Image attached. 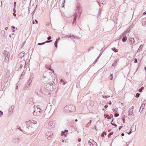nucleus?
<instances>
[{
  "instance_id": "1",
  "label": "nucleus",
  "mask_w": 146,
  "mask_h": 146,
  "mask_svg": "<svg viewBox=\"0 0 146 146\" xmlns=\"http://www.w3.org/2000/svg\"><path fill=\"white\" fill-rule=\"evenodd\" d=\"M44 87L46 90L50 91H53L56 88V86L54 85L52 83L50 82L45 83Z\"/></svg>"
},
{
  "instance_id": "2",
  "label": "nucleus",
  "mask_w": 146,
  "mask_h": 146,
  "mask_svg": "<svg viewBox=\"0 0 146 146\" xmlns=\"http://www.w3.org/2000/svg\"><path fill=\"white\" fill-rule=\"evenodd\" d=\"M64 110L66 112L74 111L76 110V107L73 105H70L65 106Z\"/></svg>"
},
{
  "instance_id": "3",
  "label": "nucleus",
  "mask_w": 146,
  "mask_h": 146,
  "mask_svg": "<svg viewBox=\"0 0 146 146\" xmlns=\"http://www.w3.org/2000/svg\"><path fill=\"white\" fill-rule=\"evenodd\" d=\"M133 110L131 108L128 111V117L129 119H131L133 117L134 115L133 113Z\"/></svg>"
},
{
  "instance_id": "4",
  "label": "nucleus",
  "mask_w": 146,
  "mask_h": 146,
  "mask_svg": "<svg viewBox=\"0 0 146 146\" xmlns=\"http://www.w3.org/2000/svg\"><path fill=\"white\" fill-rule=\"evenodd\" d=\"M31 123H32L34 124H36L37 123L36 121L33 120L32 121H29L27 122V126L26 127L29 129V127L27 125L29 124H31Z\"/></svg>"
},
{
  "instance_id": "5",
  "label": "nucleus",
  "mask_w": 146,
  "mask_h": 146,
  "mask_svg": "<svg viewBox=\"0 0 146 146\" xmlns=\"http://www.w3.org/2000/svg\"><path fill=\"white\" fill-rule=\"evenodd\" d=\"M126 32H124L122 34V36H123L122 40L123 42H125L127 39L126 36L125 35L126 34Z\"/></svg>"
},
{
  "instance_id": "6",
  "label": "nucleus",
  "mask_w": 146,
  "mask_h": 146,
  "mask_svg": "<svg viewBox=\"0 0 146 146\" xmlns=\"http://www.w3.org/2000/svg\"><path fill=\"white\" fill-rule=\"evenodd\" d=\"M31 86V85L27 83V84H26L24 87L23 89L24 90H28Z\"/></svg>"
},
{
  "instance_id": "7",
  "label": "nucleus",
  "mask_w": 146,
  "mask_h": 146,
  "mask_svg": "<svg viewBox=\"0 0 146 146\" xmlns=\"http://www.w3.org/2000/svg\"><path fill=\"white\" fill-rule=\"evenodd\" d=\"M10 57V55H7L6 57H5V59H4V61L5 62H8L9 61V58Z\"/></svg>"
},
{
  "instance_id": "8",
  "label": "nucleus",
  "mask_w": 146,
  "mask_h": 146,
  "mask_svg": "<svg viewBox=\"0 0 146 146\" xmlns=\"http://www.w3.org/2000/svg\"><path fill=\"white\" fill-rule=\"evenodd\" d=\"M48 125L52 128H54L55 126L54 124L53 123V122L52 121H50L48 123Z\"/></svg>"
},
{
  "instance_id": "9",
  "label": "nucleus",
  "mask_w": 146,
  "mask_h": 146,
  "mask_svg": "<svg viewBox=\"0 0 146 146\" xmlns=\"http://www.w3.org/2000/svg\"><path fill=\"white\" fill-rule=\"evenodd\" d=\"M129 40L130 44H132L135 42V40L133 38H131L129 39Z\"/></svg>"
},
{
  "instance_id": "10",
  "label": "nucleus",
  "mask_w": 146,
  "mask_h": 146,
  "mask_svg": "<svg viewBox=\"0 0 146 146\" xmlns=\"http://www.w3.org/2000/svg\"><path fill=\"white\" fill-rule=\"evenodd\" d=\"M25 54V52H21L19 55V56L20 58H22L23 57Z\"/></svg>"
},
{
  "instance_id": "11",
  "label": "nucleus",
  "mask_w": 146,
  "mask_h": 146,
  "mask_svg": "<svg viewBox=\"0 0 146 146\" xmlns=\"http://www.w3.org/2000/svg\"><path fill=\"white\" fill-rule=\"evenodd\" d=\"M76 18H77V16H75L74 17V19L73 20V21L72 25H75V23H76Z\"/></svg>"
},
{
  "instance_id": "12",
  "label": "nucleus",
  "mask_w": 146,
  "mask_h": 146,
  "mask_svg": "<svg viewBox=\"0 0 146 146\" xmlns=\"http://www.w3.org/2000/svg\"><path fill=\"white\" fill-rule=\"evenodd\" d=\"M50 66H48V65H45V67L46 68H47V69H48L49 70L53 71V72H54V71L52 69H51L50 68Z\"/></svg>"
},
{
  "instance_id": "13",
  "label": "nucleus",
  "mask_w": 146,
  "mask_h": 146,
  "mask_svg": "<svg viewBox=\"0 0 146 146\" xmlns=\"http://www.w3.org/2000/svg\"><path fill=\"white\" fill-rule=\"evenodd\" d=\"M104 116L105 118H107L108 119H110L111 118L110 116L108 115L104 114Z\"/></svg>"
},
{
  "instance_id": "14",
  "label": "nucleus",
  "mask_w": 146,
  "mask_h": 146,
  "mask_svg": "<svg viewBox=\"0 0 146 146\" xmlns=\"http://www.w3.org/2000/svg\"><path fill=\"white\" fill-rule=\"evenodd\" d=\"M41 112H40V111L36 112V114H35V116H38L40 115L41 114Z\"/></svg>"
},
{
  "instance_id": "15",
  "label": "nucleus",
  "mask_w": 146,
  "mask_h": 146,
  "mask_svg": "<svg viewBox=\"0 0 146 146\" xmlns=\"http://www.w3.org/2000/svg\"><path fill=\"white\" fill-rule=\"evenodd\" d=\"M3 54L4 56H7V55H9V52L5 50L4 51Z\"/></svg>"
},
{
  "instance_id": "16",
  "label": "nucleus",
  "mask_w": 146,
  "mask_h": 146,
  "mask_svg": "<svg viewBox=\"0 0 146 146\" xmlns=\"http://www.w3.org/2000/svg\"><path fill=\"white\" fill-rule=\"evenodd\" d=\"M21 63L20 64L19 68H22L23 66V64H24L25 63V62L24 61H22L21 62Z\"/></svg>"
},
{
  "instance_id": "17",
  "label": "nucleus",
  "mask_w": 146,
  "mask_h": 146,
  "mask_svg": "<svg viewBox=\"0 0 146 146\" xmlns=\"http://www.w3.org/2000/svg\"><path fill=\"white\" fill-rule=\"evenodd\" d=\"M144 106H145V105H142L141 106V107L140 108V109H139V111L140 112H141L143 110V108H144Z\"/></svg>"
},
{
  "instance_id": "18",
  "label": "nucleus",
  "mask_w": 146,
  "mask_h": 146,
  "mask_svg": "<svg viewBox=\"0 0 146 146\" xmlns=\"http://www.w3.org/2000/svg\"><path fill=\"white\" fill-rule=\"evenodd\" d=\"M92 142H94V141L92 139H90L88 141V143L90 145V146L92 144Z\"/></svg>"
},
{
  "instance_id": "19",
  "label": "nucleus",
  "mask_w": 146,
  "mask_h": 146,
  "mask_svg": "<svg viewBox=\"0 0 146 146\" xmlns=\"http://www.w3.org/2000/svg\"><path fill=\"white\" fill-rule=\"evenodd\" d=\"M111 50L113 51H114L115 52H116L118 51V50L117 49H116L115 47L112 48H111Z\"/></svg>"
},
{
  "instance_id": "20",
  "label": "nucleus",
  "mask_w": 146,
  "mask_h": 146,
  "mask_svg": "<svg viewBox=\"0 0 146 146\" xmlns=\"http://www.w3.org/2000/svg\"><path fill=\"white\" fill-rule=\"evenodd\" d=\"M60 83L61 84L63 85H64L66 84L65 82L62 79L60 80Z\"/></svg>"
},
{
  "instance_id": "21",
  "label": "nucleus",
  "mask_w": 146,
  "mask_h": 146,
  "mask_svg": "<svg viewBox=\"0 0 146 146\" xmlns=\"http://www.w3.org/2000/svg\"><path fill=\"white\" fill-rule=\"evenodd\" d=\"M58 41V40H56L55 42L54 45L55 47L57 48V43Z\"/></svg>"
},
{
  "instance_id": "22",
  "label": "nucleus",
  "mask_w": 146,
  "mask_h": 146,
  "mask_svg": "<svg viewBox=\"0 0 146 146\" xmlns=\"http://www.w3.org/2000/svg\"><path fill=\"white\" fill-rule=\"evenodd\" d=\"M144 88L143 87H142L141 88H140L138 90V91L139 92H142V90H144Z\"/></svg>"
},
{
  "instance_id": "23",
  "label": "nucleus",
  "mask_w": 146,
  "mask_h": 146,
  "mask_svg": "<svg viewBox=\"0 0 146 146\" xmlns=\"http://www.w3.org/2000/svg\"><path fill=\"white\" fill-rule=\"evenodd\" d=\"M33 77H32V76H31L28 81L29 82H32V79H33Z\"/></svg>"
},
{
  "instance_id": "24",
  "label": "nucleus",
  "mask_w": 146,
  "mask_h": 146,
  "mask_svg": "<svg viewBox=\"0 0 146 146\" xmlns=\"http://www.w3.org/2000/svg\"><path fill=\"white\" fill-rule=\"evenodd\" d=\"M100 3H101L102 4H104L105 3V0H99Z\"/></svg>"
},
{
  "instance_id": "25",
  "label": "nucleus",
  "mask_w": 146,
  "mask_h": 146,
  "mask_svg": "<svg viewBox=\"0 0 146 146\" xmlns=\"http://www.w3.org/2000/svg\"><path fill=\"white\" fill-rule=\"evenodd\" d=\"M104 135H106V133L105 131H104L101 134V137H104Z\"/></svg>"
},
{
  "instance_id": "26",
  "label": "nucleus",
  "mask_w": 146,
  "mask_h": 146,
  "mask_svg": "<svg viewBox=\"0 0 146 146\" xmlns=\"http://www.w3.org/2000/svg\"><path fill=\"white\" fill-rule=\"evenodd\" d=\"M113 132H110V133H109L108 135V138H110V136L113 135Z\"/></svg>"
},
{
  "instance_id": "27",
  "label": "nucleus",
  "mask_w": 146,
  "mask_h": 146,
  "mask_svg": "<svg viewBox=\"0 0 146 146\" xmlns=\"http://www.w3.org/2000/svg\"><path fill=\"white\" fill-rule=\"evenodd\" d=\"M64 131H65L64 132H62V135H64L65 137H66V134H65L64 133H65V132H68V130H65Z\"/></svg>"
},
{
  "instance_id": "28",
  "label": "nucleus",
  "mask_w": 146,
  "mask_h": 146,
  "mask_svg": "<svg viewBox=\"0 0 146 146\" xmlns=\"http://www.w3.org/2000/svg\"><path fill=\"white\" fill-rule=\"evenodd\" d=\"M92 120H90V122H88L87 124V127H88L90 125V124L91 123Z\"/></svg>"
},
{
  "instance_id": "29",
  "label": "nucleus",
  "mask_w": 146,
  "mask_h": 146,
  "mask_svg": "<svg viewBox=\"0 0 146 146\" xmlns=\"http://www.w3.org/2000/svg\"><path fill=\"white\" fill-rule=\"evenodd\" d=\"M113 76L112 74H111L110 76V80H112V78H113Z\"/></svg>"
},
{
  "instance_id": "30",
  "label": "nucleus",
  "mask_w": 146,
  "mask_h": 146,
  "mask_svg": "<svg viewBox=\"0 0 146 146\" xmlns=\"http://www.w3.org/2000/svg\"><path fill=\"white\" fill-rule=\"evenodd\" d=\"M52 40H46V41L45 42H44V43L45 44V43H49V42H52Z\"/></svg>"
},
{
  "instance_id": "31",
  "label": "nucleus",
  "mask_w": 146,
  "mask_h": 146,
  "mask_svg": "<svg viewBox=\"0 0 146 146\" xmlns=\"http://www.w3.org/2000/svg\"><path fill=\"white\" fill-rule=\"evenodd\" d=\"M140 95V94L139 93H137L135 95V97L136 98H138L139 97V96Z\"/></svg>"
},
{
  "instance_id": "32",
  "label": "nucleus",
  "mask_w": 146,
  "mask_h": 146,
  "mask_svg": "<svg viewBox=\"0 0 146 146\" xmlns=\"http://www.w3.org/2000/svg\"><path fill=\"white\" fill-rule=\"evenodd\" d=\"M14 107L13 106H11V108L9 109V111H11V110H13L14 109Z\"/></svg>"
},
{
  "instance_id": "33",
  "label": "nucleus",
  "mask_w": 146,
  "mask_h": 146,
  "mask_svg": "<svg viewBox=\"0 0 146 146\" xmlns=\"http://www.w3.org/2000/svg\"><path fill=\"white\" fill-rule=\"evenodd\" d=\"M119 115V114L118 113H115L114 114V116L115 117H118Z\"/></svg>"
},
{
  "instance_id": "34",
  "label": "nucleus",
  "mask_w": 146,
  "mask_h": 146,
  "mask_svg": "<svg viewBox=\"0 0 146 146\" xmlns=\"http://www.w3.org/2000/svg\"><path fill=\"white\" fill-rule=\"evenodd\" d=\"M37 112H38V111H40V112H41V113H42V111L41 110V109H40V108H38L37 109Z\"/></svg>"
},
{
  "instance_id": "35",
  "label": "nucleus",
  "mask_w": 146,
  "mask_h": 146,
  "mask_svg": "<svg viewBox=\"0 0 146 146\" xmlns=\"http://www.w3.org/2000/svg\"><path fill=\"white\" fill-rule=\"evenodd\" d=\"M143 47V46L141 44L140 45L139 48H138L137 51L138 52V50H140V49L141 48Z\"/></svg>"
},
{
  "instance_id": "36",
  "label": "nucleus",
  "mask_w": 146,
  "mask_h": 146,
  "mask_svg": "<svg viewBox=\"0 0 146 146\" xmlns=\"http://www.w3.org/2000/svg\"><path fill=\"white\" fill-rule=\"evenodd\" d=\"M44 44V42H43L41 43H38V45H41Z\"/></svg>"
},
{
  "instance_id": "37",
  "label": "nucleus",
  "mask_w": 146,
  "mask_h": 146,
  "mask_svg": "<svg viewBox=\"0 0 146 146\" xmlns=\"http://www.w3.org/2000/svg\"><path fill=\"white\" fill-rule=\"evenodd\" d=\"M122 121L123 123L125 122V118H124V115L122 117Z\"/></svg>"
},
{
  "instance_id": "38",
  "label": "nucleus",
  "mask_w": 146,
  "mask_h": 146,
  "mask_svg": "<svg viewBox=\"0 0 146 146\" xmlns=\"http://www.w3.org/2000/svg\"><path fill=\"white\" fill-rule=\"evenodd\" d=\"M51 137V135H49V136H48V137H47V138L49 140V139H50Z\"/></svg>"
},
{
  "instance_id": "39",
  "label": "nucleus",
  "mask_w": 146,
  "mask_h": 146,
  "mask_svg": "<svg viewBox=\"0 0 146 146\" xmlns=\"http://www.w3.org/2000/svg\"><path fill=\"white\" fill-rule=\"evenodd\" d=\"M111 124L112 125H113L114 126H115V127H117V125L116 124H115L113 123H111Z\"/></svg>"
},
{
  "instance_id": "40",
  "label": "nucleus",
  "mask_w": 146,
  "mask_h": 146,
  "mask_svg": "<svg viewBox=\"0 0 146 146\" xmlns=\"http://www.w3.org/2000/svg\"><path fill=\"white\" fill-rule=\"evenodd\" d=\"M51 36H49L47 37V39L48 40H50L51 39Z\"/></svg>"
},
{
  "instance_id": "41",
  "label": "nucleus",
  "mask_w": 146,
  "mask_h": 146,
  "mask_svg": "<svg viewBox=\"0 0 146 146\" xmlns=\"http://www.w3.org/2000/svg\"><path fill=\"white\" fill-rule=\"evenodd\" d=\"M133 127V126H132V127H131L130 129V130H129V131H131V132H133V131H132V128Z\"/></svg>"
},
{
  "instance_id": "42",
  "label": "nucleus",
  "mask_w": 146,
  "mask_h": 146,
  "mask_svg": "<svg viewBox=\"0 0 146 146\" xmlns=\"http://www.w3.org/2000/svg\"><path fill=\"white\" fill-rule=\"evenodd\" d=\"M65 0H64V3H63L62 4V7H64V3H65Z\"/></svg>"
},
{
  "instance_id": "43",
  "label": "nucleus",
  "mask_w": 146,
  "mask_h": 146,
  "mask_svg": "<svg viewBox=\"0 0 146 146\" xmlns=\"http://www.w3.org/2000/svg\"><path fill=\"white\" fill-rule=\"evenodd\" d=\"M46 78V77L45 76H43V80H45V81H46V80L45 79Z\"/></svg>"
},
{
  "instance_id": "44",
  "label": "nucleus",
  "mask_w": 146,
  "mask_h": 146,
  "mask_svg": "<svg viewBox=\"0 0 146 146\" xmlns=\"http://www.w3.org/2000/svg\"><path fill=\"white\" fill-rule=\"evenodd\" d=\"M137 59L136 58H135L134 59V63H136L137 62Z\"/></svg>"
},
{
  "instance_id": "45",
  "label": "nucleus",
  "mask_w": 146,
  "mask_h": 146,
  "mask_svg": "<svg viewBox=\"0 0 146 146\" xmlns=\"http://www.w3.org/2000/svg\"><path fill=\"white\" fill-rule=\"evenodd\" d=\"M36 112L35 111H34L33 112V114L34 115H35V114H36Z\"/></svg>"
},
{
  "instance_id": "46",
  "label": "nucleus",
  "mask_w": 146,
  "mask_h": 146,
  "mask_svg": "<svg viewBox=\"0 0 146 146\" xmlns=\"http://www.w3.org/2000/svg\"><path fill=\"white\" fill-rule=\"evenodd\" d=\"M27 83L28 84H30L31 85H32V82H29L28 81Z\"/></svg>"
},
{
  "instance_id": "47",
  "label": "nucleus",
  "mask_w": 146,
  "mask_h": 146,
  "mask_svg": "<svg viewBox=\"0 0 146 146\" xmlns=\"http://www.w3.org/2000/svg\"><path fill=\"white\" fill-rule=\"evenodd\" d=\"M27 83L28 84H30L31 85H32V82H29L28 81Z\"/></svg>"
},
{
  "instance_id": "48",
  "label": "nucleus",
  "mask_w": 146,
  "mask_h": 146,
  "mask_svg": "<svg viewBox=\"0 0 146 146\" xmlns=\"http://www.w3.org/2000/svg\"><path fill=\"white\" fill-rule=\"evenodd\" d=\"M123 127L122 126H120L119 127V130H120L121 129V128H122Z\"/></svg>"
},
{
  "instance_id": "49",
  "label": "nucleus",
  "mask_w": 146,
  "mask_h": 146,
  "mask_svg": "<svg viewBox=\"0 0 146 146\" xmlns=\"http://www.w3.org/2000/svg\"><path fill=\"white\" fill-rule=\"evenodd\" d=\"M14 7H15V6H16V2H14Z\"/></svg>"
},
{
  "instance_id": "50",
  "label": "nucleus",
  "mask_w": 146,
  "mask_h": 146,
  "mask_svg": "<svg viewBox=\"0 0 146 146\" xmlns=\"http://www.w3.org/2000/svg\"><path fill=\"white\" fill-rule=\"evenodd\" d=\"M13 15L15 17L16 16V14H15V12H13Z\"/></svg>"
},
{
  "instance_id": "51",
  "label": "nucleus",
  "mask_w": 146,
  "mask_h": 146,
  "mask_svg": "<svg viewBox=\"0 0 146 146\" xmlns=\"http://www.w3.org/2000/svg\"><path fill=\"white\" fill-rule=\"evenodd\" d=\"M13 11L14 12H15V13L16 12V10H15V7H14L13 9Z\"/></svg>"
},
{
  "instance_id": "52",
  "label": "nucleus",
  "mask_w": 146,
  "mask_h": 146,
  "mask_svg": "<svg viewBox=\"0 0 146 146\" xmlns=\"http://www.w3.org/2000/svg\"><path fill=\"white\" fill-rule=\"evenodd\" d=\"M3 114V112L1 111H0V115H2Z\"/></svg>"
},
{
  "instance_id": "53",
  "label": "nucleus",
  "mask_w": 146,
  "mask_h": 146,
  "mask_svg": "<svg viewBox=\"0 0 146 146\" xmlns=\"http://www.w3.org/2000/svg\"><path fill=\"white\" fill-rule=\"evenodd\" d=\"M81 138H80L78 139V141L79 142H80L81 141Z\"/></svg>"
},
{
  "instance_id": "54",
  "label": "nucleus",
  "mask_w": 146,
  "mask_h": 146,
  "mask_svg": "<svg viewBox=\"0 0 146 146\" xmlns=\"http://www.w3.org/2000/svg\"><path fill=\"white\" fill-rule=\"evenodd\" d=\"M108 106L107 105H105V106H104V108H105L106 109V108H107L108 107Z\"/></svg>"
},
{
  "instance_id": "55",
  "label": "nucleus",
  "mask_w": 146,
  "mask_h": 146,
  "mask_svg": "<svg viewBox=\"0 0 146 146\" xmlns=\"http://www.w3.org/2000/svg\"><path fill=\"white\" fill-rule=\"evenodd\" d=\"M107 104H109L110 105H111V101H110Z\"/></svg>"
},
{
  "instance_id": "56",
  "label": "nucleus",
  "mask_w": 146,
  "mask_h": 146,
  "mask_svg": "<svg viewBox=\"0 0 146 146\" xmlns=\"http://www.w3.org/2000/svg\"><path fill=\"white\" fill-rule=\"evenodd\" d=\"M97 60H95L93 64H95V63L97 62Z\"/></svg>"
},
{
  "instance_id": "57",
  "label": "nucleus",
  "mask_w": 146,
  "mask_h": 146,
  "mask_svg": "<svg viewBox=\"0 0 146 146\" xmlns=\"http://www.w3.org/2000/svg\"><path fill=\"white\" fill-rule=\"evenodd\" d=\"M48 134L47 133H46L45 135V137H46V138H47V136L48 137Z\"/></svg>"
},
{
  "instance_id": "58",
  "label": "nucleus",
  "mask_w": 146,
  "mask_h": 146,
  "mask_svg": "<svg viewBox=\"0 0 146 146\" xmlns=\"http://www.w3.org/2000/svg\"><path fill=\"white\" fill-rule=\"evenodd\" d=\"M9 72H7V75H8V77H9Z\"/></svg>"
},
{
  "instance_id": "59",
  "label": "nucleus",
  "mask_w": 146,
  "mask_h": 146,
  "mask_svg": "<svg viewBox=\"0 0 146 146\" xmlns=\"http://www.w3.org/2000/svg\"><path fill=\"white\" fill-rule=\"evenodd\" d=\"M11 28L12 29H13L15 28V27L13 26H12L11 27Z\"/></svg>"
},
{
  "instance_id": "60",
  "label": "nucleus",
  "mask_w": 146,
  "mask_h": 146,
  "mask_svg": "<svg viewBox=\"0 0 146 146\" xmlns=\"http://www.w3.org/2000/svg\"><path fill=\"white\" fill-rule=\"evenodd\" d=\"M60 38L59 37H58V38L56 40H58H58H60Z\"/></svg>"
},
{
  "instance_id": "61",
  "label": "nucleus",
  "mask_w": 146,
  "mask_h": 146,
  "mask_svg": "<svg viewBox=\"0 0 146 146\" xmlns=\"http://www.w3.org/2000/svg\"><path fill=\"white\" fill-rule=\"evenodd\" d=\"M131 133H132V132H131L129 131V132L128 133V135H130Z\"/></svg>"
},
{
  "instance_id": "62",
  "label": "nucleus",
  "mask_w": 146,
  "mask_h": 146,
  "mask_svg": "<svg viewBox=\"0 0 146 146\" xmlns=\"http://www.w3.org/2000/svg\"><path fill=\"white\" fill-rule=\"evenodd\" d=\"M72 37L73 38H76L74 36V35H72Z\"/></svg>"
},
{
  "instance_id": "63",
  "label": "nucleus",
  "mask_w": 146,
  "mask_h": 146,
  "mask_svg": "<svg viewBox=\"0 0 146 146\" xmlns=\"http://www.w3.org/2000/svg\"><path fill=\"white\" fill-rule=\"evenodd\" d=\"M146 14V11L145 12H144L143 13V15H145Z\"/></svg>"
},
{
  "instance_id": "64",
  "label": "nucleus",
  "mask_w": 146,
  "mask_h": 146,
  "mask_svg": "<svg viewBox=\"0 0 146 146\" xmlns=\"http://www.w3.org/2000/svg\"><path fill=\"white\" fill-rule=\"evenodd\" d=\"M94 48V47L92 46V47H90V49H92L93 48Z\"/></svg>"
}]
</instances>
